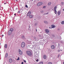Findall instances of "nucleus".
<instances>
[{
  "mask_svg": "<svg viewBox=\"0 0 64 64\" xmlns=\"http://www.w3.org/2000/svg\"><path fill=\"white\" fill-rule=\"evenodd\" d=\"M56 8H57V6H55L54 8V11L55 13L56 14L57 13V11H56Z\"/></svg>",
  "mask_w": 64,
  "mask_h": 64,
  "instance_id": "7ed1b4c3",
  "label": "nucleus"
},
{
  "mask_svg": "<svg viewBox=\"0 0 64 64\" xmlns=\"http://www.w3.org/2000/svg\"><path fill=\"white\" fill-rule=\"evenodd\" d=\"M51 2H49L48 4V6H50V5H51Z\"/></svg>",
  "mask_w": 64,
  "mask_h": 64,
  "instance_id": "2eb2a0df",
  "label": "nucleus"
},
{
  "mask_svg": "<svg viewBox=\"0 0 64 64\" xmlns=\"http://www.w3.org/2000/svg\"><path fill=\"white\" fill-rule=\"evenodd\" d=\"M57 14L58 16H60L61 14V12L59 11H58L57 12Z\"/></svg>",
  "mask_w": 64,
  "mask_h": 64,
  "instance_id": "39448f33",
  "label": "nucleus"
},
{
  "mask_svg": "<svg viewBox=\"0 0 64 64\" xmlns=\"http://www.w3.org/2000/svg\"><path fill=\"white\" fill-rule=\"evenodd\" d=\"M48 14V13H47L46 14Z\"/></svg>",
  "mask_w": 64,
  "mask_h": 64,
  "instance_id": "f704fd0d",
  "label": "nucleus"
},
{
  "mask_svg": "<svg viewBox=\"0 0 64 64\" xmlns=\"http://www.w3.org/2000/svg\"><path fill=\"white\" fill-rule=\"evenodd\" d=\"M34 39H36V40L37 39V38H36V37L35 36L34 37Z\"/></svg>",
  "mask_w": 64,
  "mask_h": 64,
  "instance_id": "cd10ccee",
  "label": "nucleus"
},
{
  "mask_svg": "<svg viewBox=\"0 0 64 64\" xmlns=\"http://www.w3.org/2000/svg\"><path fill=\"white\" fill-rule=\"evenodd\" d=\"M61 4L62 5H64V2H61Z\"/></svg>",
  "mask_w": 64,
  "mask_h": 64,
  "instance_id": "b1692460",
  "label": "nucleus"
},
{
  "mask_svg": "<svg viewBox=\"0 0 64 64\" xmlns=\"http://www.w3.org/2000/svg\"><path fill=\"white\" fill-rule=\"evenodd\" d=\"M17 9H18L17 8H16V10H17Z\"/></svg>",
  "mask_w": 64,
  "mask_h": 64,
  "instance_id": "58836bf2",
  "label": "nucleus"
},
{
  "mask_svg": "<svg viewBox=\"0 0 64 64\" xmlns=\"http://www.w3.org/2000/svg\"><path fill=\"white\" fill-rule=\"evenodd\" d=\"M58 51H59V50H58Z\"/></svg>",
  "mask_w": 64,
  "mask_h": 64,
  "instance_id": "3c124183",
  "label": "nucleus"
},
{
  "mask_svg": "<svg viewBox=\"0 0 64 64\" xmlns=\"http://www.w3.org/2000/svg\"><path fill=\"white\" fill-rule=\"evenodd\" d=\"M43 63L42 62H40L38 64H43Z\"/></svg>",
  "mask_w": 64,
  "mask_h": 64,
  "instance_id": "412c9836",
  "label": "nucleus"
},
{
  "mask_svg": "<svg viewBox=\"0 0 64 64\" xmlns=\"http://www.w3.org/2000/svg\"><path fill=\"white\" fill-rule=\"evenodd\" d=\"M62 24H64V21H62L61 22Z\"/></svg>",
  "mask_w": 64,
  "mask_h": 64,
  "instance_id": "aec40b11",
  "label": "nucleus"
},
{
  "mask_svg": "<svg viewBox=\"0 0 64 64\" xmlns=\"http://www.w3.org/2000/svg\"><path fill=\"white\" fill-rule=\"evenodd\" d=\"M36 24H35V25H36Z\"/></svg>",
  "mask_w": 64,
  "mask_h": 64,
  "instance_id": "49530a36",
  "label": "nucleus"
},
{
  "mask_svg": "<svg viewBox=\"0 0 64 64\" xmlns=\"http://www.w3.org/2000/svg\"><path fill=\"white\" fill-rule=\"evenodd\" d=\"M19 54L20 55H22V52L20 50H19Z\"/></svg>",
  "mask_w": 64,
  "mask_h": 64,
  "instance_id": "6e6552de",
  "label": "nucleus"
},
{
  "mask_svg": "<svg viewBox=\"0 0 64 64\" xmlns=\"http://www.w3.org/2000/svg\"><path fill=\"white\" fill-rule=\"evenodd\" d=\"M38 61H39V60L37 59L36 60V62H38Z\"/></svg>",
  "mask_w": 64,
  "mask_h": 64,
  "instance_id": "7c9ffc66",
  "label": "nucleus"
},
{
  "mask_svg": "<svg viewBox=\"0 0 64 64\" xmlns=\"http://www.w3.org/2000/svg\"><path fill=\"white\" fill-rule=\"evenodd\" d=\"M29 17L30 18H32L33 17V16L32 15H30L29 16Z\"/></svg>",
  "mask_w": 64,
  "mask_h": 64,
  "instance_id": "a211bd4d",
  "label": "nucleus"
},
{
  "mask_svg": "<svg viewBox=\"0 0 64 64\" xmlns=\"http://www.w3.org/2000/svg\"><path fill=\"white\" fill-rule=\"evenodd\" d=\"M24 63H23V62H22L21 64H23Z\"/></svg>",
  "mask_w": 64,
  "mask_h": 64,
  "instance_id": "473e14b6",
  "label": "nucleus"
},
{
  "mask_svg": "<svg viewBox=\"0 0 64 64\" xmlns=\"http://www.w3.org/2000/svg\"><path fill=\"white\" fill-rule=\"evenodd\" d=\"M44 23H46V24H48V22L45 20L44 21Z\"/></svg>",
  "mask_w": 64,
  "mask_h": 64,
  "instance_id": "dca6fc26",
  "label": "nucleus"
},
{
  "mask_svg": "<svg viewBox=\"0 0 64 64\" xmlns=\"http://www.w3.org/2000/svg\"><path fill=\"white\" fill-rule=\"evenodd\" d=\"M22 38H23V39H25V36H22Z\"/></svg>",
  "mask_w": 64,
  "mask_h": 64,
  "instance_id": "4be33fe9",
  "label": "nucleus"
},
{
  "mask_svg": "<svg viewBox=\"0 0 64 64\" xmlns=\"http://www.w3.org/2000/svg\"><path fill=\"white\" fill-rule=\"evenodd\" d=\"M9 62L10 63H11L12 62V60L11 58L9 59Z\"/></svg>",
  "mask_w": 64,
  "mask_h": 64,
  "instance_id": "ddd939ff",
  "label": "nucleus"
},
{
  "mask_svg": "<svg viewBox=\"0 0 64 64\" xmlns=\"http://www.w3.org/2000/svg\"><path fill=\"white\" fill-rule=\"evenodd\" d=\"M42 4V2H39L37 4V6H40V5H41Z\"/></svg>",
  "mask_w": 64,
  "mask_h": 64,
  "instance_id": "423d86ee",
  "label": "nucleus"
},
{
  "mask_svg": "<svg viewBox=\"0 0 64 64\" xmlns=\"http://www.w3.org/2000/svg\"><path fill=\"white\" fill-rule=\"evenodd\" d=\"M36 32L37 31V29H36Z\"/></svg>",
  "mask_w": 64,
  "mask_h": 64,
  "instance_id": "ea45409f",
  "label": "nucleus"
},
{
  "mask_svg": "<svg viewBox=\"0 0 64 64\" xmlns=\"http://www.w3.org/2000/svg\"><path fill=\"white\" fill-rule=\"evenodd\" d=\"M8 56V54H6V57H7Z\"/></svg>",
  "mask_w": 64,
  "mask_h": 64,
  "instance_id": "a878e982",
  "label": "nucleus"
},
{
  "mask_svg": "<svg viewBox=\"0 0 64 64\" xmlns=\"http://www.w3.org/2000/svg\"><path fill=\"white\" fill-rule=\"evenodd\" d=\"M51 48L52 49H55V46L54 45H52L51 46Z\"/></svg>",
  "mask_w": 64,
  "mask_h": 64,
  "instance_id": "f8f14e48",
  "label": "nucleus"
},
{
  "mask_svg": "<svg viewBox=\"0 0 64 64\" xmlns=\"http://www.w3.org/2000/svg\"><path fill=\"white\" fill-rule=\"evenodd\" d=\"M58 51H59V50H58Z\"/></svg>",
  "mask_w": 64,
  "mask_h": 64,
  "instance_id": "603ef678",
  "label": "nucleus"
},
{
  "mask_svg": "<svg viewBox=\"0 0 64 64\" xmlns=\"http://www.w3.org/2000/svg\"><path fill=\"white\" fill-rule=\"evenodd\" d=\"M16 2H17V0H16Z\"/></svg>",
  "mask_w": 64,
  "mask_h": 64,
  "instance_id": "37998d69",
  "label": "nucleus"
},
{
  "mask_svg": "<svg viewBox=\"0 0 64 64\" xmlns=\"http://www.w3.org/2000/svg\"><path fill=\"white\" fill-rule=\"evenodd\" d=\"M24 62H25V63H26V60H24Z\"/></svg>",
  "mask_w": 64,
  "mask_h": 64,
  "instance_id": "c756f323",
  "label": "nucleus"
},
{
  "mask_svg": "<svg viewBox=\"0 0 64 64\" xmlns=\"http://www.w3.org/2000/svg\"><path fill=\"white\" fill-rule=\"evenodd\" d=\"M58 51H59V50H58Z\"/></svg>",
  "mask_w": 64,
  "mask_h": 64,
  "instance_id": "8fccbe9b",
  "label": "nucleus"
},
{
  "mask_svg": "<svg viewBox=\"0 0 64 64\" xmlns=\"http://www.w3.org/2000/svg\"><path fill=\"white\" fill-rule=\"evenodd\" d=\"M2 37H3V36H4V35H2Z\"/></svg>",
  "mask_w": 64,
  "mask_h": 64,
  "instance_id": "c9c22d12",
  "label": "nucleus"
},
{
  "mask_svg": "<svg viewBox=\"0 0 64 64\" xmlns=\"http://www.w3.org/2000/svg\"><path fill=\"white\" fill-rule=\"evenodd\" d=\"M40 12L41 13H43V12H44V11H43V10H41L40 11Z\"/></svg>",
  "mask_w": 64,
  "mask_h": 64,
  "instance_id": "5701e85b",
  "label": "nucleus"
},
{
  "mask_svg": "<svg viewBox=\"0 0 64 64\" xmlns=\"http://www.w3.org/2000/svg\"><path fill=\"white\" fill-rule=\"evenodd\" d=\"M25 42H22V43L21 46L22 48H24V47H25Z\"/></svg>",
  "mask_w": 64,
  "mask_h": 64,
  "instance_id": "f03ea898",
  "label": "nucleus"
},
{
  "mask_svg": "<svg viewBox=\"0 0 64 64\" xmlns=\"http://www.w3.org/2000/svg\"><path fill=\"white\" fill-rule=\"evenodd\" d=\"M36 47V46H30V48H35Z\"/></svg>",
  "mask_w": 64,
  "mask_h": 64,
  "instance_id": "9b49d317",
  "label": "nucleus"
},
{
  "mask_svg": "<svg viewBox=\"0 0 64 64\" xmlns=\"http://www.w3.org/2000/svg\"><path fill=\"white\" fill-rule=\"evenodd\" d=\"M12 34V32L10 30H9L8 32V35H10Z\"/></svg>",
  "mask_w": 64,
  "mask_h": 64,
  "instance_id": "20e7f679",
  "label": "nucleus"
},
{
  "mask_svg": "<svg viewBox=\"0 0 64 64\" xmlns=\"http://www.w3.org/2000/svg\"><path fill=\"white\" fill-rule=\"evenodd\" d=\"M1 44V43H0V44Z\"/></svg>",
  "mask_w": 64,
  "mask_h": 64,
  "instance_id": "de8ad7c7",
  "label": "nucleus"
},
{
  "mask_svg": "<svg viewBox=\"0 0 64 64\" xmlns=\"http://www.w3.org/2000/svg\"><path fill=\"white\" fill-rule=\"evenodd\" d=\"M31 12H29L27 14V16H29L31 14Z\"/></svg>",
  "mask_w": 64,
  "mask_h": 64,
  "instance_id": "1a4fd4ad",
  "label": "nucleus"
},
{
  "mask_svg": "<svg viewBox=\"0 0 64 64\" xmlns=\"http://www.w3.org/2000/svg\"><path fill=\"white\" fill-rule=\"evenodd\" d=\"M14 34L13 35V37H14Z\"/></svg>",
  "mask_w": 64,
  "mask_h": 64,
  "instance_id": "a19ab883",
  "label": "nucleus"
},
{
  "mask_svg": "<svg viewBox=\"0 0 64 64\" xmlns=\"http://www.w3.org/2000/svg\"><path fill=\"white\" fill-rule=\"evenodd\" d=\"M10 31L11 32H12V31H13V28H11Z\"/></svg>",
  "mask_w": 64,
  "mask_h": 64,
  "instance_id": "6ab92c4d",
  "label": "nucleus"
},
{
  "mask_svg": "<svg viewBox=\"0 0 64 64\" xmlns=\"http://www.w3.org/2000/svg\"><path fill=\"white\" fill-rule=\"evenodd\" d=\"M16 60H20V59H19V57H18V59H16Z\"/></svg>",
  "mask_w": 64,
  "mask_h": 64,
  "instance_id": "bb28decb",
  "label": "nucleus"
},
{
  "mask_svg": "<svg viewBox=\"0 0 64 64\" xmlns=\"http://www.w3.org/2000/svg\"><path fill=\"white\" fill-rule=\"evenodd\" d=\"M52 28H50V27H49V28H50V29H51L52 28H55V26L54 25H52Z\"/></svg>",
  "mask_w": 64,
  "mask_h": 64,
  "instance_id": "0eeeda50",
  "label": "nucleus"
},
{
  "mask_svg": "<svg viewBox=\"0 0 64 64\" xmlns=\"http://www.w3.org/2000/svg\"><path fill=\"white\" fill-rule=\"evenodd\" d=\"M38 0V1H39V0Z\"/></svg>",
  "mask_w": 64,
  "mask_h": 64,
  "instance_id": "864d4df0",
  "label": "nucleus"
},
{
  "mask_svg": "<svg viewBox=\"0 0 64 64\" xmlns=\"http://www.w3.org/2000/svg\"><path fill=\"white\" fill-rule=\"evenodd\" d=\"M4 47L6 48H7V44H5L4 45Z\"/></svg>",
  "mask_w": 64,
  "mask_h": 64,
  "instance_id": "f3484780",
  "label": "nucleus"
},
{
  "mask_svg": "<svg viewBox=\"0 0 64 64\" xmlns=\"http://www.w3.org/2000/svg\"><path fill=\"white\" fill-rule=\"evenodd\" d=\"M59 55H58V56L59 57Z\"/></svg>",
  "mask_w": 64,
  "mask_h": 64,
  "instance_id": "c03bdc74",
  "label": "nucleus"
},
{
  "mask_svg": "<svg viewBox=\"0 0 64 64\" xmlns=\"http://www.w3.org/2000/svg\"><path fill=\"white\" fill-rule=\"evenodd\" d=\"M58 30H60V29L58 28Z\"/></svg>",
  "mask_w": 64,
  "mask_h": 64,
  "instance_id": "72a5a7b5",
  "label": "nucleus"
},
{
  "mask_svg": "<svg viewBox=\"0 0 64 64\" xmlns=\"http://www.w3.org/2000/svg\"><path fill=\"white\" fill-rule=\"evenodd\" d=\"M4 4H6V3H4Z\"/></svg>",
  "mask_w": 64,
  "mask_h": 64,
  "instance_id": "79ce46f5",
  "label": "nucleus"
},
{
  "mask_svg": "<svg viewBox=\"0 0 64 64\" xmlns=\"http://www.w3.org/2000/svg\"><path fill=\"white\" fill-rule=\"evenodd\" d=\"M14 16H15V15H16V14H14Z\"/></svg>",
  "mask_w": 64,
  "mask_h": 64,
  "instance_id": "4c0bfd02",
  "label": "nucleus"
},
{
  "mask_svg": "<svg viewBox=\"0 0 64 64\" xmlns=\"http://www.w3.org/2000/svg\"><path fill=\"white\" fill-rule=\"evenodd\" d=\"M63 64H64V62H63Z\"/></svg>",
  "mask_w": 64,
  "mask_h": 64,
  "instance_id": "a18cd8bd",
  "label": "nucleus"
},
{
  "mask_svg": "<svg viewBox=\"0 0 64 64\" xmlns=\"http://www.w3.org/2000/svg\"><path fill=\"white\" fill-rule=\"evenodd\" d=\"M63 11H64V8L63 9Z\"/></svg>",
  "mask_w": 64,
  "mask_h": 64,
  "instance_id": "e433bc0d",
  "label": "nucleus"
},
{
  "mask_svg": "<svg viewBox=\"0 0 64 64\" xmlns=\"http://www.w3.org/2000/svg\"><path fill=\"white\" fill-rule=\"evenodd\" d=\"M26 53L27 55L28 56H31V55H32V53L29 51H26Z\"/></svg>",
  "mask_w": 64,
  "mask_h": 64,
  "instance_id": "f257e3e1",
  "label": "nucleus"
},
{
  "mask_svg": "<svg viewBox=\"0 0 64 64\" xmlns=\"http://www.w3.org/2000/svg\"><path fill=\"white\" fill-rule=\"evenodd\" d=\"M48 64H52V62H48Z\"/></svg>",
  "mask_w": 64,
  "mask_h": 64,
  "instance_id": "393cba45",
  "label": "nucleus"
},
{
  "mask_svg": "<svg viewBox=\"0 0 64 64\" xmlns=\"http://www.w3.org/2000/svg\"><path fill=\"white\" fill-rule=\"evenodd\" d=\"M61 51H62V50H61Z\"/></svg>",
  "mask_w": 64,
  "mask_h": 64,
  "instance_id": "09e8293b",
  "label": "nucleus"
},
{
  "mask_svg": "<svg viewBox=\"0 0 64 64\" xmlns=\"http://www.w3.org/2000/svg\"><path fill=\"white\" fill-rule=\"evenodd\" d=\"M45 32L46 33H49V30L47 29H46L45 30Z\"/></svg>",
  "mask_w": 64,
  "mask_h": 64,
  "instance_id": "9d476101",
  "label": "nucleus"
},
{
  "mask_svg": "<svg viewBox=\"0 0 64 64\" xmlns=\"http://www.w3.org/2000/svg\"><path fill=\"white\" fill-rule=\"evenodd\" d=\"M44 59H46L47 58V56L46 55H44Z\"/></svg>",
  "mask_w": 64,
  "mask_h": 64,
  "instance_id": "4468645a",
  "label": "nucleus"
},
{
  "mask_svg": "<svg viewBox=\"0 0 64 64\" xmlns=\"http://www.w3.org/2000/svg\"><path fill=\"white\" fill-rule=\"evenodd\" d=\"M25 6L26 7V8H28V6L27 5H26Z\"/></svg>",
  "mask_w": 64,
  "mask_h": 64,
  "instance_id": "c85d7f7f",
  "label": "nucleus"
},
{
  "mask_svg": "<svg viewBox=\"0 0 64 64\" xmlns=\"http://www.w3.org/2000/svg\"><path fill=\"white\" fill-rule=\"evenodd\" d=\"M46 8V6H44L43 7V8Z\"/></svg>",
  "mask_w": 64,
  "mask_h": 64,
  "instance_id": "2f4dec72",
  "label": "nucleus"
}]
</instances>
